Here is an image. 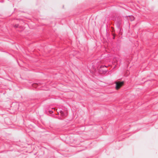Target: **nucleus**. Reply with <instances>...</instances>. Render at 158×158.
<instances>
[{
  "instance_id": "f257e3e1",
  "label": "nucleus",
  "mask_w": 158,
  "mask_h": 158,
  "mask_svg": "<svg viewBox=\"0 0 158 158\" xmlns=\"http://www.w3.org/2000/svg\"><path fill=\"white\" fill-rule=\"evenodd\" d=\"M123 84L124 82L123 81H118L116 82V89H118L123 85Z\"/></svg>"
},
{
  "instance_id": "f03ea898",
  "label": "nucleus",
  "mask_w": 158,
  "mask_h": 158,
  "mask_svg": "<svg viewBox=\"0 0 158 158\" xmlns=\"http://www.w3.org/2000/svg\"><path fill=\"white\" fill-rule=\"evenodd\" d=\"M59 112L62 116H66L67 115V112H64L61 110H60L59 111Z\"/></svg>"
},
{
  "instance_id": "7ed1b4c3",
  "label": "nucleus",
  "mask_w": 158,
  "mask_h": 158,
  "mask_svg": "<svg viewBox=\"0 0 158 158\" xmlns=\"http://www.w3.org/2000/svg\"><path fill=\"white\" fill-rule=\"evenodd\" d=\"M121 22L120 21H117L116 23V27L119 29H120Z\"/></svg>"
},
{
  "instance_id": "20e7f679",
  "label": "nucleus",
  "mask_w": 158,
  "mask_h": 158,
  "mask_svg": "<svg viewBox=\"0 0 158 158\" xmlns=\"http://www.w3.org/2000/svg\"><path fill=\"white\" fill-rule=\"evenodd\" d=\"M129 19L131 21H133L134 20L135 18L134 17L132 16H129Z\"/></svg>"
},
{
  "instance_id": "39448f33",
  "label": "nucleus",
  "mask_w": 158,
  "mask_h": 158,
  "mask_svg": "<svg viewBox=\"0 0 158 158\" xmlns=\"http://www.w3.org/2000/svg\"><path fill=\"white\" fill-rule=\"evenodd\" d=\"M112 35L113 36V39H114L115 37V35L113 33V32L114 31V28L112 27Z\"/></svg>"
},
{
  "instance_id": "423d86ee",
  "label": "nucleus",
  "mask_w": 158,
  "mask_h": 158,
  "mask_svg": "<svg viewBox=\"0 0 158 158\" xmlns=\"http://www.w3.org/2000/svg\"><path fill=\"white\" fill-rule=\"evenodd\" d=\"M104 67H105L106 68L107 67L106 65H101L100 67V68H104Z\"/></svg>"
},
{
  "instance_id": "0eeeda50",
  "label": "nucleus",
  "mask_w": 158,
  "mask_h": 158,
  "mask_svg": "<svg viewBox=\"0 0 158 158\" xmlns=\"http://www.w3.org/2000/svg\"><path fill=\"white\" fill-rule=\"evenodd\" d=\"M49 112L50 114H52L53 112V111L52 110H49Z\"/></svg>"
},
{
  "instance_id": "6e6552de",
  "label": "nucleus",
  "mask_w": 158,
  "mask_h": 158,
  "mask_svg": "<svg viewBox=\"0 0 158 158\" xmlns=\"http://www.w3.org/2000/svg\"><path fill=\"white\" fill-rule=\"evenodd\" d=\"M18 26H19V25H15L14 26V27H16V28H17V27H18Z\"/></svg>"
},
{
  "instance_id": "1a4fd4ad",
  "label": "nucleus",
  "mask_w": 158,
  "mask_h": 158,
  "mask_svg": "<svg viewBox=\"0 0 158 158\" xmlns=\"http://www.w3.org/2000/svg\"><path fill=\"white\" fill-rule=\"evenodd\" d=\"M37 84H35L34 85V86H35V87L36 88L37 87Z\"/></svg>"
},
{
  "instance_id": "9d476101",
  "label": "nucleus",
  "mask_w": 158,
  "mask_h": 158,
  "mask_svg": "<svg viewBox=\"0 0 158 158\" xmlns=\"http://www.w3.org/2000/svg\"><path fill=\"white\" fill-rule=\"evenodd\" d=\"M107 70H105L104 71V72H105V73H106V72H107Z\"/></svg>"
},
{
  "instance_id": "9b49d317",
  "label": "nucleus",
  "mask_w": 158,
  "mask_h": 158,
  "mask_svg": "<svg viewBox=\"0 0 158 158\" xmlns=\"http://www.w3.org/2000/svg\"><path fill=\"white\" fill-rule=\"evenodd\" d=\"M59 114V112H57V114Z\"/></svg>"
}]
</instances>
